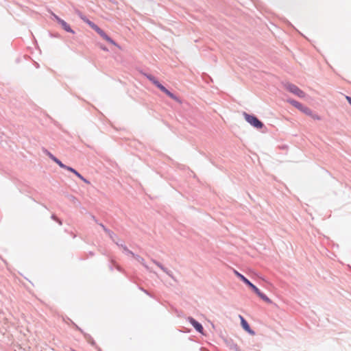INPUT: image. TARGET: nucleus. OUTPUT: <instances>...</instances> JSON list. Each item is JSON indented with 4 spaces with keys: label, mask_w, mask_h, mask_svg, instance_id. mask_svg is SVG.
I'll use <instances>...</instances> for the list:
<instances>
[{
    "label": "nucleus",
    "mask_w": 351,
    "mask_h": 351,
    "mask_svg": "<svg viewBox=\"0 0 351 351\" xmlns=\"http://www.w3.org/2000/svg\"><path fill=\"white\" fill-rule=\"evenodd\" d=\"M346 99L348 101V102L351 105V97L349 96H346Z\"/></svg>",
    "instance_id": "nucleus-15"
},
{
    "label": "nucleus",
    "mask_w": 351,
    "mask_h": 351,
    "mask_svg": "<svg viewBox=\"0 0 351 351\" xmlns=\"http://www.w3.org/2000/svg\"><path fill=\"white\" fill-rule=\"evenodd\" d=\"M83 21L86 23L92 29H93L101 38H103L105 40H106L108 43H110L111 45L118 47L119 49H121V47L114 42L110 37H109L104 30H102L101 28H99L97 25H95L94 23L88 20V19L85 17H82Z\"/></svg>",
    "instance_id": "nucleus-1"
},
{
    "label": "nucleus",
    "mask_w": 351,
    "mask_h": 351,
    "mask_svg": "<svg viewBox=\"0 0 351 351\" xmlns=\"http://www.w3.org/2000/svg\"><path fill=\"white\" fill-rule=\"evenodd\" d=\"M188 321L193 325V326L196 329V330L203 334L204 328L201 324H199L195 319L191 317H188Z\"/></svg>",
    "instance_id": "nucleus-6"
},
{
    "label": "nucleus",
    "mask_w": 351,
    "mask_h": 351,
    "mask_svg": "<svg viewBox=\"0 0 351 351\" xmlns=\"http://www.w3.org/2000/svg\"><path fill=\"white\" fill-rule=\"evenodd\" d=\"M300 111L302 112L303 113L306 114V115L311 117L313 119H316V120L320 119V117L317 114H313L312 110L307 107H305L303 106V107L302 108Z\"/></svg>",
    "instance_id": "nucleus-8"
},
{
    "label": "nucleus",
    "mask_w": 351,
    "mask_h": 351,
    "mask_svg": "<svg viewBox=\"0 0 351 351\" xmlns=\"http://www.w3.org/2000/svg\"><path fill=\"white\" fill-rule=\"evenodd\" d=\"M55 20L62 26V27L67 32L74 34V31L71 28L70 25L64 20L61 19L55 14H53Z\"/></svg>",
    "instance_id": "nucleus-4"
},
{
    "label": "nucleus",
    "mask_w": 351,
    "mask_h": 351,
    "mask_svg": "<svg viewBox=\"0 0 351 351\" xmlns=\"http://www.w3.org/2000/svg\"><path fill=\"white\" fill-rule=\"evenodd\" d=\"M255 293L260 297L262 300H263L265 302H270V300L263 293L261 292V291L257 288L254 291Z\"/></svg>",
    "instance_id": "nucleus-12"
},
{
    "label": "nucleus",
    "mask_w": 351,
    "mask_h": 351,
    "mask_svg": "<svg viewBox=\"0 0 351 351\" xmlns=\"http://www.w3.org/2000/svg\"><path fill=\"white\" fill-rule=\"evenodd\" d=\"M289 102L292 104L293 106H295V108H297L298 110H301L302 108L303 107V106L299 103L298 101H295V100H289Z\"/></svg>",
    "instance_id": "nucleus-14"
},
{
    "label": "nucleus",
    "mask_w": 351,
    "mask_h": 351,
    "mask_svg": "<svg viewBox=\"0 0 351 351\" xmlns=\"http://www.w3.org/2000/svg\"><path fill=\"white\" fill-rule=\"evenodd\" d=\"M234 274L239 277L245 284L248 285L254 291L257 287L254 285L250 281H249L244 276L239 273L237 270H234Z\"/></svg>",
    "instance_id": "nucleus-5"
},
{
    "label": "nucleus",
    "mask_w": 351,
    "mask_h": 351,
    "mask_svg": "<svg viewBox=\"0 0 351 351\" xmlns=\"http://www.w3.org/2000/svg\"><path fill=\"white\" fill-rule=\"evenodd\" d=\"M100 48H101L103 51H108V49H107L106 47L103 46V45H101V46H100Z\"/></svg>",
    "instance_id": "nucleus-16"
},
{
    "label": "nucleus",
    "mask_w": 351,
    "mask_h": 351,
    "mask_svg": "<svg viewBox=\"0 0 351 351\" xmlns=\"http://www.w3.org/2000/svg\"><path fill=\"white\" fill-rule=\"evenodd\" d=\"M243 114L245 121L254 128L258 129H261L263 128V123L261 121H259L255 116L250 115L246 112H243Z\"/></svg>",
    "instance_id": "nucleus-2"
},
{
    "label": "nucleus",
    "mask_w": 351,
    "mask_h": 351,
    "mask_svg": "<svg viewBox=\"0 0 351 351\" xmlns=\"http://www.w3.org/2000/svg\"><path fill=\"white\" fill-rule=\"evenodd\" d=\"M147 78L154 84L156 85L160 90L163 88V85H162L152 75H148Z\"/></svg>",
    "instance_id": "nucleus-11"
},
{
    "label": "nucleus",
    "mask_w": 351,
    "mask_h": 351,
    "mask_svg": "<svg viewBox=\"0 0 351 351\" xmlns=\"http://www.w3.org/2000/svg\"><path fill=\"white\" fill-rule=\"evenodd\" d=\"M47 155L53 160L56 164L59 165L61 168L64 169L66 167V165H64L60 160H59L57 158H56L53 154H51L50 152L46 151Z\"/></svg>",
    "instance_id": "nucleus-9"
},
{
    "label": "nucleus",
    "mask_w": 351,
    "mask_h": 351,
    "mask_svg": "<svg viewBox=\"0 0 351 351\" xmlns=\"http://www.w3.org/2000/svg\"><path fill=\"white\" fill-rule=\"evenodd\" d=\"M286 88L289 91H290L291 93H293L294 95H297L300 98H303L305 97V93L294 84H288L286 86Z\"/></svg>",
    "instance_id": "nucleus-3"
},
{
    "label": "nucleus",
    "mask_w": 351,
    "mask_h": 351,
    "mask_svg": "<svg viewBox=\"0 0 351 351\" xmlns=\"http://www.w3.org/2000/svg\"><path fill=\"white\" fill-rule=\"evenodd\" d=\"M160 90L162 91L163 93H165L167 95H168L169 97H171L173 100L179 101L178 98L175 95H173L170 91H169L165 86H163V88H162Z\"/></svg>",
    "instance_id": "nucleus-10"
},
{
    "label": "nucleus",
    "mask_w": 351,
    "mask_h": 351,
    "mask_svg": "<svg viewBox=\"0 0 351 351\" xmlns=\"http://www.w3.org/2000/svg\"><path fill=\"white\" fill-rule=\"evenodd\" d=\"M82 181H84L85 183L86 184H90L89 181H88L86 179H85L84 177H83V179H81Z\"/></svg>",
    "instance_id": "nucleus-17"
},
{
    "label": "nucleus",
    "mask_w": 351,
    "mask_h": 351,
    "mask_svg": "<svg viewBox=\"0 0 351 351\" xmlns=\"http://www.w3.org/2000/svg\"><path fill=\"white\" fill-rule=\"evenodd\" d=\"M65 169L73 173L75 176H77L80 179H83V176L79 173L76 170H75L74 169H73L72 167H68V166H66V167H64Z\"/></svg>",
    "instance_id": "nucleus-13"
},
{
    "label": "nucleus",
    "mask_w": 351,
    "mask_h": 351,
    "mask_svg": "<svg viewBox=\"0 0 351 351\" xmlns=\"http://www.w3.org/2000/svg\"><path fill=\"white\" fill-rule=\"evenodd\" d=\"M239 318L241 319V324L243 328L250 334L254 335L255 333L252 330H251L250 325L246 320L241 315H239Z\"/></svg>",
    "instance_id": "nucleus-7"
}]
</instances>
